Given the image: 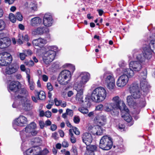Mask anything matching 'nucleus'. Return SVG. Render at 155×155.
Listing matches in <instances>:
<instances>
[{
  "label": "nucleus",
  "instance_id": "obj_1",
  "mask_svg": "<svg viewBox=\"0 0 155 155\" xmlns=\"http://www.w3.org/2000/svg\"><path fill=\"white\" fill-rule=\"evenodd\" d=\"M21 84L17 81H12L9 85V89L16 93L12 107L20 110L28 111L32 108L31 102L27 97L28 95L27 91L25 89L21 88Z\"/></svg>",
  "mask_w": 155,
  "mask_h": 155
},
{
  "label": "nucleus",
  "instance_id": "obj_2",
  "mask_svg": "<svg viewBox=\"0 0 155 155\" xmlns=\"http://www.w3.org/2000/svg\"><path fill=\"white\" fill-rule=\"evenodd\" d=\"M48 50L47 49L45 51H43L45 49V48L39 49V52L42 53V56L43 62L46 64H48L52 62L54 59L56 55V51L57 49L56 47L54 46H49Z\"/></svg>",
  "mask_w": 155,
  "mask_h": 155
},
{
  "label": "nucleus",
  "instance_id": "obj_3",
  "mask_svg": "<svg viewBox=\"0 0 155 155\" xmlns=\"http://www.w3.org/2000/svg\"><path fill=\"white\" fill-rule=\"evenodd\" d=\"M107 91L104 87H99L94 89L91 96V100L96 102H101L106 97Z\"/></svg>",
  "mask_w": 155,
  "mask_h": 155
},
{
  "label": "nucleus",
  "instance_id": "obj_4",
  "mask_svg": "<svg viewBox=\"0 0 155 155\" xmlns=\"http://www.w3.org/2000/svg\"><path fill=\"white\" fill-rule=\"evenodd\" d=\"M130 62L129 64V68H124L123 69L124 73L128 75L130 77H133L134 75V71H138L142 68L141 63L139 61Z\"/></svg>",
  "mask_w": 155,
  "mask_h": 155
},
{
  "label": "nucleus",
  "instance_id": "obj_5",
  "mask_svg": "<svg viewBox=\"0 0 155 155\" xmlns=\"http://www.w3.org/2000/svg\"><path fill=\"white\" fill-rule=\"evenodd\" d=\"M152 52L153 51L149 47H146L144 48L142 53L134 54L133 56L134 57L136 56L137 60L143 62L146 59H150L151 58Z\"/></svg>",
  "mask_w": 155,
  "mask_h": 155
},
{
  "label": "nucleus",
  "instance_id": "obj_6",
  "mask_svg": "<svg viewBox=\"0 0 155 155\" xmlns=\"http://www.w3.org/2000/svg\"><path fill=\"white\" fill-rule=\"evenodd\" d=\"M113 144L111 138L105 135L102 137L100 139L99 147L103 150H107L111 148Z\"/></svg>",
  "mask_w": 155,
  "mask_h": 155
},
{
  "label": "nucleus",
  "instance_id": "obj_7",
  "mask_svg": "<svg viewBox=\"0 0 155 155\" xmlns=\"http://www.w3.org/2000/svg\"><path fill=\"white\" fill-rule=\"evenodd\" d=\"M70 72L67 70L62 71L59 74L58 80L60 84L62 85L67 84L71 77Z\"/></svg>",
  "mask_w": 155,
  "mask_h": 155
},
{
  "label": "nucleus",
  "instance_id": "obj_8",
  "mask_svg": "<svg viewBox=\"0 0 155 155\" xmlns=\"http://www.w3.org/2000/svg\"><path fill=\"white\" fill-rule=\"evenodd\" d=\"M105 84L107 88L110 90L114 89L115 87V79L112 74H106L104 75Z\"/></svg>",
  "mask_w": 155,
  "mask_h": 155
},
{
  "label": "nucleus",
  "instance_id": "obj_9",
  "mask_svg": "<svg viewBox=\"0 0 155 155\" xmlns=\"http://www.w3.org/2000/svg\"><path fill=\"white\" fill-rule=\"evenodd\" d=\"M12 58L11 54L7 52L0 54V67L5 66L11 62Z\"/></svg>",
  "mask_w": 155,
  "mask_h": 155
},
{
  "label": "nucleus",
  "instance_id": "obj_10",
  "mask_svg": "<svg viewBox=\"0 0 155 155\" xmlns=\"http://www.w3.org/2000/svg\"><path fill=\"white\" fill-rule=\"evenodd\" d=\"M36 128V125L34 122L31 123L25 128V135L27 137H31V136H35L38 134V131L35 130Z\"/></svg>",
  "mask_w": 155,
  "mask_h": 155
},
{
  "label": "nucleus",
  "instance_id": "obj_11",
  "mask_svg": "<svg viewBox=\"0 0 155 155\" xmlns=\"http://www.w3.org/2000/svg\"><path fill=\"white\" fill-rule=\"evenodd\" d=\"M112 101L113 102L112 103L114 105V106L119 110L123 111L125 110L127 112L128 111V109L127 107L124 103L123 102L122 103L121 106H120V104L121 102V100L118 96L114 97L112 99Z\"/></svg>",
  "mask_w": 155,
  "mask_h": 155
},
{
  "label": "nucleus",
  "instance_id": "obj_12",
  "mask_svg": "<svg viewBox=\"0 0 155 155\" xmlns=\"http://www.w3.org/2000/svg\"><path fill=\"white\" fill-rule=\"evenodd\" d=\"M120 76L117 80L116 84L119 87H123L125 86L127 83L129 81V78H131L128 75L124 73Z\"/></svg>",
  "mask_w": 155,
  "mask_h": 155
},
{
  "label": "nucleus",
  "instance_id": "obj_13",
  "mask_svg": "<svg viewBox=\"0 0 155 155\" xmlns=\"http://www.w3.org/2000/svg\"><path fill=\"white\" fill-rule=\"evenodd\" d=\"M83 92H77L76 96V99L78 102L81 104H83L86 107H90L91 103L89 101V99L87 97H85V101L83 100Z\"/></svg>",
  "mask_w": 155,
  "mask_h": 155
},
{
  "label": "nucleus",
  "instance_id": "obj_14",
  "mask_svg": "<svg viewBox=\"0 0 155 155\" xmlns=\"http://www.w3.org/2000/svg\"><path fill=\"white\" fill-rule=\"evenodd\" d=\"M18 68V66L12 64L3 68L2 71L5 74H11L16 72L17 71Z\"/></svg>",
  "mask_w": 155,
  "mask_h": 155
},
{
  "label": "nucleus",
  "instance_id": "obj_15",
  "mask_svg": "<svg viewBox=\"0 0 155 155\" xmlns=\"http://www.w3.org/2000/svg\"><path fill=\"white\" fill-rule=\"evenodd\" d=\"M42 23L44 26L48 27H50L52 25L53 19L52 16L50 13H46L44 15Z\"/></svg>",
  "mask_w": 155,
  "mask_h": 155
},
{
  "label": "nucleus",
  "instance_id": "obj_16",
  "mask_svg": "<svg viewBox=\"0 0 155 155\" xmlns=\"http://www.w3.org/2000/svg\"><path fill=\"white\" fill-rule=\"evenodd\" d=\"M27 118L24 116L20 115L14 120L13 124L14 125L17 126L24 127L27 124Z\"/></svg>",
  "mask_w": 155,
  "mask_h": 155
},
{
  "label": "nucleus",
  "instance_id": "obj_17",
  "mask_svg": "<svg viewBox=\"0 0 155 155\" xmlns=\"http://www.w3.org/2000/svg\"><path fill=\"white\" fill-rule=\"evenodd\" d=\"M114 105L111 103L107 104L105 107V110L107 112H110L112 115L115 116L118 114L119 110Z\"/></svg>",
  "mask_w": 155,
  "mask_h": 155
},
{
  "label": "nucleus",
  "instance_id": "obj_18",
  "mask_svg": "<svg viewBox=\"0 0 155 155\" xmlns=\"http://www.w3.org/2000/svg\"><path fill=\"white\" fill-rule=\"evenodd\" d=\"M94 123L97 125L104 126L107 122V118L106 116L104 115H97L94 119Z\"/></svg>",
  "mask_w": 155,
  "mask_h": 155
},
{
  "label": "nucleus",
  "instance_id": "obj_19",
  "mask_svg": "<svg viewBox=\"0 0 155 155\" xmlns=\"http://www.w3.org/2000/svg\"><path fill=\"white\" fill-rule=\"evenodd\" d=\"M143 75H142L141 76L143 77V80H141L140 82V87L141 89L143 91L145 92L147 91L148 88L149 87V85L148 84V83L146 80V78L147 77L146 72L145 71L143 72Z\"/></svg>",
  "mask_w": 155,
  "mask_h": 155
},
{
  "label": "nucleus",
  "instance_id": "obj_20",
  "mask_svg": "<svg viewBox=\"0 0 155 155\" xmlns=\"http://www.w3.org/2000/svg\"><path fill=\"white\" fill-rule=\"evenodd\" d=\"M48 27L45 26L39 27V36H43L45 38L50 39V35L49 34V29Z\"/></svg>",
  "mask_w": 155,
  "mask_h": 155
},
{
  "label": "nucleus",
  "instance_id": "obj_21",
  "mask_svg": "<svg viewBox=\"0 0 155 155\" xmlns=\"http://www.w3.org/2000/svg\"><path fill=\"white\" fill-rule=\"evenodd\" d=\"M81 137L83 142L86 145H89L92 140V137L91 134L88 133H84L82 135Z\"/></svg>",
  "mask_w": 155,
  "mask_h": 155
},
{
  "label": "nucleus",
  "instance_id": "obj_22",
  "mask_svg": "<svg viewBox=\"0 0 155 155\" xmlns=\"http://www.w3.org/2000/svg\"><path fill=\"white\" fill-rule=\"evenodd\" d=\"M25 155H39V147L34 146L32 147L27 149L24 153Z\"/></svg>",
  "mask_w": 155,
  "mask_h": 155
},
{
  "label": "nucleus",
  "instance_id": "obj_23",
  "mask_svg": "<svg viewBox=\"0 0 155 155\" xmlns=\"http://www.w3.org/2000/svg\"><path fill=\"white\" fill-rule=\"evenodd\" d=\"M89 129H91L94 134H95L97 135H101L103 133V130L101 126L97 125L93 127L90 126Z\"/></svg>",
  "mask_w": 155,
  "mask_h": 155
},
{
  "label": "nucleus",
  "instance_id": "obj_24",
  "mask_svg": "<svg viewBox=\"0 0 155 155\" xmlns=\"http://www.w3.org/2000/svg\"><path fill=\"white\" fill-rule=\"evenodd\" d=\"M85 84L80 81H78L74 84V87L77 92H83Z\"/></svg>",
  "mask_w": 155,
  "mask_h": 155
},
{
  "label": "nucleus",
  "instance_id": "obj_25",
  "mask_svg": "<svg viewBox=\"0 0 155 155\" xmlns=\"http://www.w3.org/2000/svg\"><path fill=\"white\" fill-rule=\"evenodd\" d=\"M11 41L9 38H4L0 40V48H5L10 45Z\"/></svg>",
  "mask_w": 155,
  "mask_h": 155
},
{
  "label": "nucleus",
  "instance_id": "obj_26",
  "mask_svg": "<svg viewBox=\"0 0 155 155\" xmlns=\"http://www.w3.org/2000/svg\"><path fill=\"white\" fill-rule=\"evenodd\" d=\"M122 114V117L124 118V120L128 122H131L130 124H128V125L130 126L133 124V122L132 120V118L131 117L129 114V110L128 112H126L125 111H121Z\"/></svg>",
  "mask_w": 155,
  "mask_h": 155
},
{
  "label": "nucleus",
  "instance_id": "obj_27",
  "mask_svg": "<svg viewBox=\"0 0 155 155\" xmlns=\"http://www.w3.org/2000/svg\"><path fill=\"white\" fill-rule=\"evenodd\" d=\"M80 77L81 78L80 81L85 84L90 78V75L87 72H82L81 74Z\"/></svg>",
  "mask_w": 155,
  "mask_h": 155
},
{
  "label": "nucleus",
  "instance_id": "obj_28",
  "mask_svg": "<svg viewBox=\"0 0 155 155\" xmlns=\"http://www.w3.org/2000/svg\"><path fill=\"white\" fill-rule=\"evenodd\" d=\"M129 89L130 93L140 91L138 85L136 83H134L130 85Z\"/></svg>",
  "mask_w": 155,
  "mask_h": 155
},
{
  "label": "nucleus",
  "instance_id": "obj_29",
  "mask_svg": "<svg viewBox=\"0 0 155 155\" xmlns=\"http://www.w3.org/2000/svg\"><path fill=\"white\" fill-rule=\"evenodd\" d=\"M127 102L128 105L131 107H134L137 104L135 101L131 96H128L127 98Z\"/></svg>",
  "mask_w": 155,
  "mask_h": 155
},
{
  "label": "nucleus",
  "instance_id": "obj_30",
  "mask_svg": "<svg viewBox=\"0 0 155 155\" xmlns=\"http://www.w3.org/2000/svg\"><path fill=\"white\" fill-rule=\"evenodd\" d=\"M39 24V17H35L31 19L30 21V24L33 27L38 26Z\"/></svg>",
  "mask_w": 155,
  "mask_h": 155
},
{
  "label": "nucleus",
  "instance_id": "obj_31",
  "mask_svg": "<svg viewBox=\"0 0 155 155\" xmlns=\"http://www.w3.org/2000/svg\"><path fill=\"white\" fill-rule=\"evenodd\" d=\"M87 151L86 152H88L89 153L94 152L97 149V147L96 145H90V146L87 145Z\"/></svg>",
  "mask_w": 155,
  "mask_h": 155
},
{
  "label": "nucleus",
  "instance_id": "obj_32",
  "mask_svg": "<svg viewBox=\"0 0 155 155\" xmlns=\"http://www.w3.org/2000/svg\"><path fill=\"white\" fill-rule=\"evenodd\" d=\"M82 105L84 107H85L82 106L78 108V110L83 114H87L89 112V110L87 109V108L89 107H86L83 104Z\"/></svg>",
  "mask_w": 155,
  "mask_h": 155
},
{
  "label": "nucleus",
  "instance_id": "obj_33",
  "mask_svg": "<svg viewBox=\"0 0 155 155\" xmlns=\"http://www.w3.org/2000/svg\"><path fill=\"white\" fill-rule=\"evenodd\" d=\"M42 36L39 37V47H43L47 43V40L42 38Z\"/></svg>",
  "mask_w": 155,
  "mask_h": 155
},
{
  "label": "nucleus",
  "instance_id": "obj_34",
  "mask_svg": "<svg viewBox=\"0 0 155 155\" xmlns=\"http://www.w3.org/2000/svg\"><path fill=\"white\" fill-rule=\"evenodd\" d=\"M69 134L70 136L71 141L72 143H74L76 142V138L74 137V134L72 133V130L71 129L69 130Z\"/></svg>",
  "mask_w": 155,
  "mask_h": 155
},
{
  "label": "nucleus",
  "instance_id": "obj_35",
  "mask_svg": "<svg viewBox=\"0 0 155 155\" xmlns=\"http://www.w3.org/2000/svg\"><path fill=\"white\" fill-rule=\"evenodd\" d=\"M131 94L132 97L135 99L140 98L141 95V93L140 91Z\"/></svg>",
  "mask_w": 155,
  "mask_h": 155
},
{
  "label": "nucleus",
  "instance_id": "obj_36",
  "mask_svg": "<svg viewBox=\"0 0 155 155\" xmlns=\"http://www.w3.org/2000/svg\"><path fill=\"white\" fill-rule=\"evenodd\" d=\"M150 49L155 53V40H152L150 43Z\"/></svg>",
  "mask_w": 155,
  "mask_h": 155
},
{
  "label": "nucleus",
  "instance_id": "obj_37",
  "mask_svg": "<svg viewBox=\"0 0 155 155\" xmlns=\"http://www.w3.org/2000/svg\"><path fill=\"white\" fill-rule=\"evenodd\" d=\"M46 95L45 92L43 91H39V100L44 101L46 98Z\"/></svg>",
  "mask_w": 155,
  "mask_h": 155
},
{
  "label": "nucleus",
  "instance_id": "obj_38",
  "mask_svg": "<svg viewBox=\"0 0 155 155\" xmlns=\"http://www.w3.org/2000/svg\"><path fill=\"white\" fill-rule=\"evenodd\" d=\"M30 88L31 90H33L35 88V84L30 79L28 80Z\"/></svg>",
  "mask_w": 155,
  "mask_h": 155
},
{
  "label": "nucleus",
  "instance_id": "obj_39",
  "mask_svg": "<svg viewBox=\"0 0 155 155\" xmlns=\"http://www.w3.org/2000/svg\"><path fill=\"white\" fill-rule=\"evenodd\" d=\"M9 19L12 23H15L16 21V18L15 15L12 13H10L9 15Z\"/></svg>",
  "mask_w": 155,
  "mask_h": 155
},
{
  "label": "nucleus",
  "instance_id": "obj_40",
  "mask_svg": "<svg viewBox=\"0 0 155 155\" xmlns=\"http://www.w3.org/2000/svg\"><path fill=\"white\" fill-rule=\"evenodd\" d=\"M16 18L18 21H21L23 19V17L20 13L18 12L16 14Z\"/></svg>",
  "mask_w": 155,
  "mask_h": 155
},
{
  "label": "nucleus",
  "instance_id": "obj_41",
  "mask_svg": "<svg viewBox=\"0 0 155 155\" xmlns=\"http://www.w3.org/2000/svg\"><path fill=\"white\" fill-rule=\"evenodd\" d=\"M5 24L4 21L0 20V31L3 30L5 27Z\"/></svg>",
  "mask_w": 155,
  "mask_h": 155
},
{
  "label": "nucleus",
  "instance_id": "obj_42",
  "mask_svg": "<svg viewBox=\"0 0 155 155\" xmlns=\"http://www.w3.org/2000/svg\"><path fill=\"white\" fill-rule=\"evenodd\" d=\"M49 153V151L46 148L42 151H39V155H46Z\"/></svg>",
  "mask_w": 155,
  "mask_h": 155
},
{
  "label": "nucleus",
  "instance_id": "obj_43",
  "mask_svg": "<svg viewBox=\"0 0 155 155\" xmlns=\"http://www.w3.org/2000/svg\"><path fill=\"white\" fill-rule=\"evenodd\" d=\"M23 36L21 35H19V38L17 41V42L19 44H21L23 43Z\"/></svg>",
  "mask_w": 155,
  "mask_h": 155
},
{
  "label": "nucleus",
  "instance_id": "obj_44",
  "mask_svg": "<svg viewBox=\"0 0 155 155\" xmlns=\"http://www.w3.org/2000/svg\"><path fill=\"white\" fill-rule=\"evenodd\" d=\"M72 132L73 131L74 134L77 135L80 134V132L77 128L75 127H72Z\"/></svg>",
  "mask_w": 155,
  "mask_h": 155
},
{
  "label": "nucleus",
  "instance_id": "obj_45",
  "mask_svg": "<svg viewBox=\"0 0 155 155\" xmlns=\"http://www.w3.org/2000/svg\"><path fill=\"white\" fill-rule=\"evenodd\" d=\"M33 35L36 36L39 34L38 28H37L36 29H33L32 32Z\"/></svg>",
  "mask_w": 155,
  "mask_h": 155
},
{
  "label": "nucleus",
  "instance_id": "obj_46",
  "mask_svg": "<svg viewBox=\"0 0 155 155\" xmlns=\"http://www.w3.org/2000/svg\"><path fill=\"white\" fill-rule=\"evenodd\" d=\"M25 64L29 67L32 66L34 64V62L33 61L30 60L29 61H25Z\"/></svg>",
  "mask_w": 155,
  "mask_h": 155
},
{
  "label": "nucleus",
  "instance_id": "obj_47",
  "mask_svg": "<svg viewBox=\"0 0 155 155\" xmlns=\"http://www.w3.org/2000/svg\"><path fill=\"white\" fill-rule=\"evenodd\" d=\"M32 44L35 48V47H38L39 45V41L38 39H36L32 41Z\"/></svg>",
  "mask_w": 155,
  "mask_h": 155
},
{
  "label": "nucleus",
  "instance_id": "obj_48",
  "mask_svg": "<svg viewBox=\"0 0 155 155\" xmlns=\"http://www.w3.org/2000/svg\"><path fill=\"white\" fill-rule=\"evenodd\" d=\"M27 56L26 54L24 52V53H20V59L22 60H23L25 59L26 56Z\"/></svg>",
  "mask_w": 155,
  "mask_h": 155
},
{
  "label": "nucleus",
  "instance_id": "obj_49",
  "mask_svg": "<svg viewBox=\"0 0 155 155\" xmlns=\"http://www.w3.org/2000/svg\"><path fill=\"white\" fill-rule=\"evenodd\" d=\"M125 128V126L124 124H119L118 126V129L121 131L124 130Z\"/></svg>",
  "mask_w": 155,
  "mask_h": 155
},
{
  "label": "nucleus",
  "instance_id": "obj_50",
  "mask_svg": "<svg viewBox=\"0 0 155 155\" xmlns=\"http://www.w3.org/2000/svg\"><path fill=\"white\" fill-rule=\"evenodd\" d=\"M74 121L76 124H78L80 122L79 117L78 116H75L74 118Z\"/></svg>",
  "mask_w": 155,
  "mask_h": 155
},
{
  "label": "nucleus",
  "instance_id": "obj_51",
  "mask_svg": "<svg viewBox=\"0 0 155 155\" xmlns=\"http://www.w3.org/2000/svg\"><path fill=\"white\" fill-rule=\"evenodd\" d=\"M54 102L55 104L57 106H59L61 105V100H58L56 98L54 99Z\"/></svg>",
  "mask_w": 155,
  "mask_h": 155
},
{
  "label": "nucleus",
  "instance_id": "obj_52",
  "mask_svg": "<svg viewBox=\"0 0 155 155\" xmlns=\"http://www.w3.org/2000/svg\"><path fill=\"white\" fill-rule=\"evenodd\" d=\"M51 116V111L48 110L45 112V116L47 117H50Z\"/></svg>",
  "mask_w": 155,
  "mask_h": 155
},
{
  "label": "nucleus",
  "instance_id": "obj_53",
  "mask_svg": "<svg viewBox=\"0 0 155 155\" xmlns=\"http://www.w3.org/2000/svg\"><path fill=\"white\" fill-rule=\"evenodd\" d=\"M103 106L102 104H100L96 107V110H101L103 109Z\"/></svg>",
  "mask_w": 155,
  "mask_h": 155
},
{
  "label": "nucleus",
  "instance_id": "obj_54",
  "mask_svg": "<svg viewBox=\"0 0 155 155\" xmlns=\"http://www.w3.org/2000/svg\"><path fill=\"white\" fill-rule=\"evenodd\" d=\"M145 100L144 99H143L140 102V104L138 105V106H139L140 107H144L145 106Z\"/></svg>",
  "mask_w": 155,
  "mask_h": 155
},
{
  "label": "nucleus",
  "instance_id": "obj_55",
  "mask_svg": "<svg viewBox=\"0 0 155 155\" xmlns=\"http://www.w3.org/2000/svg\"><path fill=\"white\" fill-rule=\"evenodd\" d=\"M47 87L48 89L50 91H51L53 90V87L51 84L50 83H48L47 84Z\"/></svg>",
  "mask_w": 155,
  "mask_h": 155
},
{
  "label": "nucleus",
  "instance_id": "obj_56",
  "mask_svg": "<svg viewBox=\"0 0 155 155\" xmlns=\"http://www.w3.org/2000/svg\"><path fill=\"white\" fill-rule=\"evenodd\" d=\"M66 114L70 116H72L73 114V112L72 110H70L69 109H67L66 110Z\"/></svg>",
  "mask_w": 155,
  "mask_h": 155
},
{
  "label": "nucleus",
  "instance_id": "obj_57",
  "mask_svg": "<svg viewBox=\"0 0 155 155\" xmlns=\"http://www.w3.org/2000/svg\"><path fill=\"white\" fill-rule=\"evenodd\" d=\"M25 72L27 74V78L28 79V80H29L30 79V76L29 74V73L30 72V70L28 68L27 69H26L25 70Z\"/></svg>",
  "mask_w": 155,
  "mask_h": 155
},
{
  "label": "nucleus",
  "instance_id": "obj_58",
  "mask_svg": "<svg viewBox=\"0 0 155 155\" xmlns=\"http://www.w3.org/2000/svg\"><path fill=\"white\" fill-rule=\"evenodd\" d=\"M62 146L64 147H67L68 146V142L66 141H64L62 143Z\"/></svg>",
  "mask_w": 155,
  "mask_h": 155
},
{
  "label": "nucleus",
  "instance_id": "obj_59",
  "mask_svg": "<svg viewBox=\"0 0 155 155\" xmlns=\"http://www.w3.org/2000/svg\"><path fill=\"white\" fill-rule=\"evenodd\" d=\"M31 5V8L32 10L35 11L37 9V5H36L35 4H32V5Z\"/></svg>",
  "mask_w": 155,
  "mask_h": 155
},
{
  "label": "nucleus",
  "instance_id": "obj_60",
  "mask_svg": "<svg viewBox=\"0 0 155 155\" xmlns=\"http://www.w3.org/2000/svg\"><path fill=\"white\" fill-rule=\"evenodd\" d=\"M42 79L45 82L47 81L48 79V77L45 74L43 75L42 76Z\"/></svg>",
  "mask_w": 155,
  "mask_h": 155
},
{
  "label": "nucleus",
  "instance_id": "obj_61",
  "mask_svg": "<svg viewBox=\"0 0 155 155\" xmlns=\"http://www.w3.org/2000/svg\"><path fill=\"white\" fill-rule=\"evenodd\" d=\"M15 0H5V2L9 4H12L13 3Z\"/></svg>",
  "mask_w": 155,
  "mask_h": 155
},
{
  "label": "nucleus",
  "instance_id": "obj_62",
  "mask_svg": "<svg viewBox=\"0 0 155 155\" xmlns=\"http://www.w3.org/2000/svg\"><path fill=\"white\" fill-rule=\"evenodd\" d=\"M24 52L25 53L26 55H31L32 54V52L30 50H25Z\"/></svg>",
  "mask_w": 155,
  "mask_h": 155
},
{
  "label": "nucleus",
  "instance_id": "obj_63",
  "mask_svg": "<svg viewBox=\"0 0 155 155\" xmlns=\"http://www.w3.org/2000/svg\"><path fill=\"white\" fill-rule=\"evenodd\" d=\"M39 125L41 129H43L45 126V123L42 121H39Z\"/></svg>",
  "mask_w": 155,
  "mask_h": 155
},
{
  "label": "nucleus",
  "instance_id": "obj_64",
  "mask_svg": "<svg viewBox=\"0 0 155 155\" xmlns=\"http://www.w3.org/2000/svg\"><path fill=\"white\" fill-rule=\"evenodd\" d=\"M74 94V93L72 91H68L67 93V95L68 97H71Z\"/></svg>",
  "mask_w": 155,
  "mask_h": 155
}]
</instances>
